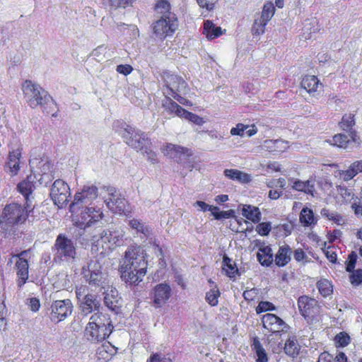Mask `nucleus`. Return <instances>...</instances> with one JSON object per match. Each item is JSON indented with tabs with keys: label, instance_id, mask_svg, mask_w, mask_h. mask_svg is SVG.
<instances>
[{
	"label": "nucleus",
	"instance_id": "774afa93",
	"mask_svg": "<svg viewBox=\"0 0 362 362\" xmlns=\"http://www.w3.org/2000/svg\"><path fill=\"white\" fill-rule=\"evenodd\" d=\"M147 362H173L170 358L163 356L159 354H154L151 356Z\"/></svg>",
	"mask_w": 362,
	"mask_h": 362
},
{
	"label": "nucleus",
	"instance_id": "423d86ee",
	"mask_svg": "<svg viewBox=\"0 0 362 362\" xmlns=\"http://www.w3.org/2000/svg\"><path fill=\"white\" fill-rule=\"evenodd\" d=\"M55 262H72L76 257V243L66 235H57L52 247Z\"/></svg>",
	"mask_w": 362,
	"mask_h": 362
},
{
	"label": "nucleus",
	"instance_id": "7ed1b4c3",
	"mask_svg": "<svg viewBox=\"0 0 362 362\" xmlns=\"http://www.w3.org/2000/svg\"><path fill=\"white\" fill-rule=\"evenodd\" d=\"M113 128L129 146L137 151L146 149L151 145L147 134L134 127L117 121L114 123Z\"/></svg>",
	"mask_w": 362,
	"mask_h": 362
},
{
	"label": "nucleus",
	"instance_id": "6e6d98bb",
	"mask_svg": "<svg viewBox=\"0 0 362 362\" xmlns=\"http://www.w3.org/2000/svg\"><path fill=\"white\" fill-rule=\"evenodd\" d=\"M335 341L339 346L344 347L350 343V337L345 332H340L336 335Z\"/></svg>",
	"mask_w": 362,
	"mask_h": 362
},
{
	"label": "nucleus",
	"instance_id": "c03bdc74",
	"mask_svg": "<svg viewBox=\"0 0 362 362\" xmlns=\"http://www.w3.org/2000/svg\"><path fill=\"white\" fill-rule=\"evenodd\" d=\"M33 178L35 182H39L41 185L47 186L54 178L52 172L41 174L37 170H32Z\"/></svg>",
	"mask_w": 362,
	"mask_h": 362
},
{
	"label": "nucleus",
	"instance_id": "6e6552de",
	"mask_svg": "<svg viewBox=\"0 0 362 362\" xmlns=\"http://www.w3.org/2000/svg\"><path fill=\"white\" fill-rule=\"evenodd\" d=\"M124 233L122 230H103L98 239L94 240L92 245V250L99 251V247L102 248L100 254L107 250H112L123 243Z\"/></svg>",
	"mask_w": 362,
	"mask_h": 362
},
{
	"label": "nucleus",
	"instance_id": "13d9d810",
	"mask_svg": "<svg viewBox=\"0 0 362 362\" xmlns=\"http://www.w3.org/2000/svg\"><path fill=\"white\" fill-rule=\"evenodd\" d=\"M272 226L269 222H262L259 223L256 227V231L260 235L265 236L269 235L271 231Z\"/></svg>",
	"mask_w": 362,
	"mask_h": 362
},
{
	"label": "nucleus",
	"instance_id": "72a5a7b5",
	"mask_svg": "<svg viewBox=\"0 0 362 362\" xmlns=\"http://www.w3.org/2000/svg\"><path fill=\"white\" fill-rule=\"evenodd\" d=\"M203 33L209 40H213L221 35V27L216 26L212 21L207 20L204 23Z\"/></svg>",
	"mask_w": 362,
	"mask_h": 362
},
{
	"label": "nucleus",
	"instance_id": "f3484780",
	"mask_svg": "<svg viewBox=\"0 0 362 362\" xmlns=\"http://www.w3.org/2000/svg\"><path fill=\"white\" fill-rule=\"evenodd\" d=\"M300 314L305 317H313L320 313L318 301L308 296H301L298 300Z\"/></svg>",
	"mask_w": 362,
	"mask_h": 362
},
{
	"label": "nucleus",
	"instance_id": "a18cd8bd",
	"mask_svg": "<svg viewBox=\"0 0 362 362\" xmlns=\"http://www.w3.org/2000/svg\"><path fill=\"white\" fill-rule=\"evenodd\" d=\"M252 349L255 351L257 356V362H267L268 357L267 353L257 339H255L252 344Z\"/></svg>",
	"mask_w": 362,
	"mask_h": 362
},
{
	"label": "nucleus",
	"instance_id": "864d4df0",
	"mask_svg": "<svg viewBox=\"0 0 362 362\" xmlns=\"http://www.w3.org/2000/svg\"><path fill=\"white\" fill-rule=\"evenodd\" d=\"M109 6L114 9L119 8H125L127 6H132L136 0H107Z\"/></svg>",
	"mask_w": 362,
	"mask_h": 362
},
{
	"label": "nucleus",
	"instance_id": "473e14b6",
	"mask_svg": "<svg viewBox=\"0 0 362 362\" xmlns=\"http://www.w3.org/2000/svg\"><path fill=\"white\" fill-rule=\"evenodd\" d=\"M166 154L171 158H177L182 155L187 157L192 155V151L187 148H185L180 146H177L172 144H168L166 145Z\"/></svg>",
	"mask_w": 362,
	"mask_h": 362
},
{
	"label": "nucleus",
	"instance_id": "f257e3e1",
	"mask_svg": "<svg viewBox=\"0 0 362 362\" xmlns=\"http://www.w3.org/2000/svg\"><path fill=\"white\" fill-rule=\"evenodd\" d=\"M146 252L140 246L129 247L119 267L121 278L126 283L137 285L146 274Z\"/></svg>",
	"mask_w": 362,
	"mask_h": 362
},
{
	"label": "nucleus",
	"instance_id": "39448f33",
	"mask_svg": "<svg viewBox=\"0 0 362 362\" xmlns=\"http://www.w3.org/2000/svg\"><path fill=\"white\" fill-rule=\"evenodd\" d=\"M103 264L96 257L91 259L83 266L81 274L92 288L105 289L109 286L107 274L103 270Z\"/></svg>",
	"mask_w": 362,
	"mask_h": 362
},
{
	"label": "nucleus",
	"instance_id": "2f4dec72",
	"mask_svg": "<svg viewBox=\"0 0 362 362\" xmlns=\"http://www.w3.org/2000/svg\"><path fill=\"white\" fill-rule=\"evenodd\" d=\"M300 346L296 337H290L285 342L284 350L285 354L292 358L296 357L300 352Z\"/></svg>",
	"mask_w": 362,
	"mask_h": 362
},
{
	"label": "nucleus",
	"instance_id": "58836bf2",
	"mask_svg": "<svg viewBox=\"0 0 362 362\" xmlns=\"http://www.w3.org/2000/svg\"><path fill=\"white\" fill-rule=\"evenodd\" d=\"M242 214L247 219L254 223H257L261 219V213L256 206L245 205L242 210Z\"/></svg>",
	"mask_w": 362,
	"mask_h": 362
},
{
	"label": "nucleus",
	"instance_id": "3c124183",
	"mask_svg": "<svg viewBox=\"0 0 362 362\" xmlns=\"http://www.w3.org/2000/svg\"><path fill=\"white\" fill-rule=\"evenodd\" d=\"M323 217L327 218L329 220L333 221L337 224H340L342 221V217L335 211H330L327 209H322L320 212Z\"/></svg>",
	"mask_w": 362,
	"mask_h": 362
},
{
	"label": "nucleus",
	"instance_id": "680f3d73",
	"mask_svg": "<svg viewBox=\"0 0 362 362\" xmlns=\"http://www.w3.org/2000/svg\"><path fill=\"white\" fill-rule=\"evenodd\" d=\"M357 174V171H356L353 165H351L349 169L342 171L341 175L342 176L344 181H349L354 178Z\"/></svg>",
	"mask_w": 362,
	"mask_h": 362
},
{
	"label": "nucleus",
	"instance_id": "603ef678",
	"mask_svg": "<svg viewBox=\"0 0 362 362\" xmlns=\"http://www.w3.org/2000/svg\"><path fill=\"white\" fill-rule=\"evenodd\" d=\"M181 117L185 118V119L199 126L204 124L202 117L198 116L196 114L188 112L186 110L184 111Z\"/></svg>",
	"mask_w": 362,
	"mask_h": 362
},
{
	"label": "nucleus",
	"instance_id": "c756f323",
	"mask_svg": "<svg viewBox=\"0 0 362 362\" xmlns=\"http://www.w3.org/2000/svg\"><path fill=\"white\" fill-rule=\"evenodd\" d=\"M263 148L269 152L279 153L284 151L288 148V145L281 139L266 140L264 141Z\"/></svg>",
	"mask_w": 362,
	"mask_h": 362
},
{
	"label": "nucleus",
	"instance_id": "5701e85b",
	"mask_svg": "<svg viewBox=\"0 0 362 362\" xmlns=\"http://www.w3.org/2000/svg\"><path fill=\"white\" fill-rule=\"evenodd\" d=\"M21 149L18 148L9 151L6 167L12 176L16 175L20 170Z\"/></svg>",
	"mask_w": 362,
	"mask_h": 362
},
{
	"label": "nucleus",
	"instance_id": "9d476101",
	"mask_svg": "<svg viewBox=\"0 0 362 362\" xmlns=\"http://www.w3.org/2000/svg\"><path fill=\"white\" fill-rule=\"evenodd\" d=\"M103 189L107 194V197H104L107 207L115 214L127 216L130 211L127 209V202L124 197L118 194L112 186H105Z\"/></svg>",
	"mask_w": 362,
	"mask_h": 362
},
{
	"label": "nucleus",
	"instance_id": "09e8293b",
	"mask_svg": "<svg viewBox=\"0 0 362 362\" xmlns=\"http://www.w3.org/2000/svg\"><path fill=\"white\" fill-rule=\"evenodd\" d=\"M275 12V7L272 2H267L264 4L260 17L263 21L269 22L273 17Z\"/></svg>",
	"mask_w": 362,
	"mask_h": 362
},
{
	"label": "nucleus",
	"instance_id": "e2e57ef3",
	"mask_svg": "<svg viewBox=\"0 0 362 362\" xmlns=\"http://www.w3.org/2000/svg\"><path fill=\"white\" fill-rule=\"evenodd\" d=\"M248 125H245L242 123H238L235 127L230 129V134L233 136L237 135L242 136L244 132L248 128Z\"/></svg>",
	"mask_w": 362,
	"mask_h": 362
},
{
	"label": "nucleus",
	"instance_id": "a878e982",
	"mask_svg": "<svg viewBox=\"0 0 362 362\" xmlns=\"http://www.w3.org/2000/svg\"><path fill=\"white\" fill-rule=\"evenodd\" d=\"M356 133L355 132H350L348 135L344 134H338L332 137L331 144L339 148H347L353 142H356Z\"/></svg>",
	"mask_w": 362,
	"mask_h": 362
},
{
	"label": "nucleus",
	"instance_id": "0eeeda50",
	"mask_svg": "<svg viewBox=\"0 0 362 362\" xmlns=\"http://www.w3.org/2000/svg\"><path fill=\"white\" fill-rule=\"evenodd\" d=\"M74 214L75 226L83 230L96 226L104 217L102 208L98 206H86Z\"/></svg>",
	"mask_w": 362,
	"mask_h": 362
},
{
	"label": "nucleus",
	"instance_id": "f8f14e48",
	"mask_svg": "<svg viewBox=\"0 0 362 362\" xmlns=\"http://www.w3.org/2000/svg\"><path fill=\"white\" fill-rule=\"evenodd\" d=\"M178 28V20L176 15H170V18L159 17L153 23V30L155 35L163 40L171 36Z\"/></svg>",
	"mask_w": 362,
	"mask_h": 362
},
{
	"label": "nucleus",
	"instance_id": "79ce46f5",
	"mask_svg": "<svg viewBox=\"0 0 362 362\" xmlns=\"http://www.w3.org/2000/svg\"><path fill=\"white\" fill-rule=\"evenodd\" d=\"M30 166L32 170H37L41 174H45L52 172V165L50 162L45 160H38L37 158L30 160Z\"/></svg>",
	"mask_w": 362,
	"mask_h": 362
},
{
	"label": "nucleus",
	"instance_id": "412c9836",
	"mask_svg": "<svg viewBox=\"0 0 362 362\" xmlns=\"http://www.w3.org/2000/svg\"><path fill=\"white\" fill-rule=\"evenodd\" d=\"M25 252H21L18 255V259L16 263V269L18 279V286L21 288L26 283L28 279L29 264L27 259L23 257Z\"/></svg>",
	"mask_w": 362,
	"mask_h": 362
},
{
	"label": "nucleus",
	"instance_id": "c9c22d12",
	"mask_svg": "<svg viewBox=\"0 0 362 362\" xmlns=\"http://www.w3.org/2000/svg\"><path fill=\"white\" fill-rule=\"evenodd\" d=\"M170 96V95H165V100L163 102V107L169 113H174L177 116L181 117L185 110L173 101Z\"/></svg>",
	"mask_w": 362,
	"mask_h": 362
},
{
	"label": "nucleus",
	"instance_id": "b1692460",
	"mask_svg": "<svg viewBox=\"0 0 362 362\" xmlns=\"http://www.w3.org/2000/svg\"><path fill=\"white\" fill-rule=\"evenodd\" d=\"M292 250L287 244L279 246L276 253L274 262L279 267H285L291 259Z\"/></svg>",
	"mask_w": 362,
	"mask_h": 362
},
{
	"label": "nucleus",
	"instance_id": "a211bd4d",
	"mask_svg": "<svg viewBox=\"0 0 362 362\" xmlns=\"http://www.w3.org/2000/svg\"><path fill=\"white\" fill-rule=\"evenodd\" d=\"M262 322L264 328L272 333H280L286 332L287 324L277 315L267 313L262 316Z\"/></svg>",
	"mask_w": 362,
	"mask_h": 362
},
{
	"label": "nucleus",
	"instance_id": "052dcab7",
	"mask_svg": "<svg viewBox=\"0 0 362 362\" xmlns=\"http://www.w3.org/2000/svg\"><path fill=\"white\" fill-rule=\"evenodd\" d=\"M357 260V255L355 252H352L348 257V260L346 263V270L348 272H351L354 270Z\"/></svg>",
	"mask_w": 362,
	"mask_h": 362
},
{
	"label": "nucleus",
	"instance_id": "1a4fd4ad",
	"mask_svg": "<svg viewBox=\"0 0 362 362\" xmlns=\"http://www.w3.org/2000/svg\"><path fill=\"white\" fill-rule=\"evenodd\" d=\"M76 296L79 304V308L84 315H88L93 311L99 310L100 301L95 294L89 293L86 286L76 288Z\"/></svg>",
	"mask_w": 362,
	"mask_h": 362
},
{
	"label": "nucleus",
	"instance_id": "a19ab883",
	"mask_svg": "<svg viewBox=\"0 0 362 362\" xmlns=\"http://www.w3.org/2000/svg\"><path fill=\"white\" fill-rule=\"evenodd\" d=\"M222 269L230 279L235 278L238 273L235 263L233 262L232 259L226 255H224L223 258Z\"/></svg>",
	"mask_w": 362,
	"mask_h": 362
},
{
	"label": "nucleus",
	"instance_id": "e433bc0d",
	"mask_svg": "<svg viewBox=\"0 0 362 362\" xmlns=\"http://www.w3.org/2000/svg\"><path fill=\"white\" fill-rule=\"evenodd\" d=\"M320 85L318 78L313 75H307L304 76L301 81V86L309 93L317 90Z\"/></svg>",
	"mask_w": 362,
	"mask_h": 362
},
{
	"label": "nucleus",
	"instance_id": "4be33fe9",
	"mask_svg": "<svg viewBox=\"0 0 362 362\" xmlns=\"http://www.w3.org/2000/svg\"><path fill=\"white\" fill-rule=\"evenodd\" d=\"M104 303L110 310L117 313L120 308L118 291L112 287L108 286L104 291Z\"/></svg>",
	"mask_w": 362,
	"mask_h": 362
},
{
	"label": "nucleus",
	"instance_id": "5fc2aeb1",
	"mask_svg": "<svg viewBox=\"0 0 362 362\" xmlns=\"http://www.w3.org/2000/svg\"><path fill=\"white\" fill-rule=\"evenodd\" d=\"M107 47L104 45L98 46L93 50L91 55L98 62H101L105 58Z\"/></svg>",
	"mask_w": 362,
	"mask_h": 362
},
{
	"label": "nucleus",
	"instance_id": "de8ad7c7",
	"mask_svg": "<svg viewBox=\"0 0 362 362\" xmlns=\"http://www.w3.org/2000/svg\"><path fill=\"white\" fill-rule=\"evenodd\" d=\"M354 124V116L351 114L344 115L341 122L339 123L340 127L342 129V130L348 133H350V132H354L352 130V127Z\"/></svg>",
	"mask_w": 362,
	"mask_h": 362
},
{
	"label": "nucleus",
	"instance_id": "bf43d9fd",
	"mask_svg": "<svg viewBox=\"0 0 362 362\" xmlns=\"http://www.w3.org/2000/svg\"><path fill=\"white\" fill-rule=\"evenodd\" d=\"M349 279L352 285H360L362 283V269H356L351 272Z\"/></svg>",
	"mask_w": 362,
	"mask_h": 362
},
{
	"label": "nucleus",
	"instance_id": "8fccbe9b",
	"mask_svg": "<svg viewBox=\"0 0 362 362\" xmlns=\"http://www.w3.org/2000/svg\"><path fill=\"white\" fill-rule=\"evenodd\" d=\"M267 23L268 22L263 21L260 16L256 18L252 28V34L258 35H262L265 31V27Z\"/></svg>",
	"mask_w": 362,
	"mask_h": 362
},
{
	"label": "nucleus",
	"instance_id": "4468645a",
	"mask_svg": "<svg viewBox=\"0 0 362 362\" xmlns=\"http://www.w3.org/2000/svg\"><path fill=\"white\" fill-rule=\"evenodd\" d=\"M70 188L62 180H57L54 182L50 192V196L54 203L59 208L65 206L70 197Z\"/></svg>",
	"mask_w": 362,
	"mask_h": 362
},
{
	"label": "nucleus",
	"instance_id": "4c0bfd02",
	"mask_svg": "<svg viewBox=\"0 0 362 362\" xmlns=\"http://www.w3.org/2000/svg\"><path fill=\"white\" fill-rule=\"evenodd\" d=\"M300 221L304 226H310L315 225L317 219L311 209L303 207L300 214Z\"/></svg>",
	"mask_w": 362,
	"mask_h": 362
},
{
	"label": "nucleus",
	"instance_id": "69168bd1",
	"mask_svg": "<svg viewBox=\"0 0 362 362\" xmlns=\"http://www.w3.org/2000/svg\"><path fill=\"white\" fill-rule=\"evenodd\" d=\"M151 145L148 146L146 149H142L141 152L143 154H146L147 159L151 161L152 163H155L157 162V154L151 150Z\"/></svg>",
	"mask_w": 362,
	"mask_h": 362
},
{
	"label": "nucleus",
	"instance_id": "20e7f679",
	"mask_svg": "<svg viewBox=\"0 0 362 362\" xmlns=\"http://www.w3.org/2000/svg\"><path fill=\"white\" fill-rule=\"evenodd\" d=\"M35 207L28 209L27 205L23 206L17 203L7 204L0 216V225L13 226L23 223L27 218L33 216Z\"/></svg>",
	"mask_w": 362,
	"mask_h": 362
},
{
	"label": "nucleus",
	"instance_id": "4d7b16f0",
	"mask_svg": "<svg viewBox=\"0 0 362 362\" xmlns=\"http://www.w3.org/2000/svg\"><path fill=\"white\" fill-rule=\"evenodd\" d=\"M274 305L269 301H260L256 308L257 313H261L269 310H275Z\"/></svg>",
	"mask_w": 362,
	"mask_h": 362
},
{
	"label": "nucleus",
	"instance_id": "ddd939ff",
	"mask_svg": "<svg viewBox=\"0 0 362 362\" xmlns=\"http://www.w3.org/2000/svg\"><path fill=\"white\" fill-rule=\"evenodd\" d=\"M48 311L50 320L52 322L59 323L71 315L73 311V304L69 299L54 300Z\"/></svg>",
	"mask_w": 362,
	"mask_h": 362
},
{
	"label": "nucleus",
	"instance_id": "bb28decb",
	"mask_svg": "<svg viewBox=\"0 0 362 362\" xmlns=\"http://www.w3.org/2000/svg\"><path fill=\"white\" fill-rule=\"evenodd\" d=\"M87 325H90L93 327H103L112 330H113L114 328L110 316L102 313H95L94 315H93L90 317V322Z\"/></svg>",
	"mask_w": 362,
	"mask_h": 362
},
{
	"label": "nucleus",
	"instance_id": "393cba45",
	"mask_svg": "<svg viewBox=\"0 0 362 362\" xmlns=\"http://www.w3.org/2000/svg\"><path fill=\"white\" fill-rule=\"evenodd\" d=\"M128 225L141 239H148L152 235L151 228L141 220L133 218L129 220Z\"/></svg>",
	"mask_w": 362,
	"mask_h": 362
},
{
	"label": "nucleus",
	"instance_id": "aec40b11",
	"mask_svg": "<svg viewBox=\"0 0 362 362\" xmlns=\"http://www.w3.org/2000/svg\"><path fill=\"white\" fill-rule=\"evenodd\" d=\"M34 182L35 180L33 178V175H30L25 180L19 182L17 186L18 192L24 197L25 204L28 209L34 207L31 200V195L35 189Z\"/></svg>",
	"mask_w": 362,
	"mask_h": 362
},
{
	"label": "nucleus",
	"instance_id": "f03ea898",
	"mask_svg": "<svg viewBox=\"0 0 362 362\" xmlns=\"http://www.w3.org/2000/svg\"><path fill=\"white\" fill-rule=\"evenodd\" d=\"M22 90L28 105L31 108L40 106L43 111L52 117H57V104L50 95L40 85L26 80L22 84Z\"/></svg>",
	"mask_w": 362,
	"mask_h": 362
},
{
	"label": "nucleus",
	"instance_id": "2eb2a0df",
	"mask_svg": "<svg viewBox=\"0 0 362 362\" xmlns=\"http://www.w3.org/2000/svg\"><path fill=\"white\" fill-rule=\"evenodd\" d=\"M162 78L166 87L165 94L172 96L177 93H185L187 90V84L180 76L172 74L169 71H164Z\"/></svg>",
	"mask_w": 362,
	"mask_h": 362
},
{
	"label": "nucleus",
	"instance_id": "ea45409f",
	"mask_svg": "<svg viewBox=\"0 0 362 362\" xmlns=\"http://www.w3.org/2000/svg\"><path fill=\"white\" fill-rule=\"evenodd\" d=\"M292 187L297 191L303 192L307 194L314 196L315 185L313 181L296 180L293 182Z\"/></svg>",
	"mask_w": 362,
	"mask_h": 362
},
{
	"label": "nucleus",
	"instance_id": "c85d7f7f",
	"mask_svg": "<svg viewBox=\"0 0 362 362\" xmlns=\"http://www.w3.org/2000/svg\"><path fill=\"white\" fill-rule=\"evenodd\" d=\"M117 353V348L108 341H105L97 349L96 354L99 360L107 361Z\"/></svg>",
	"mask_w": 362,
	"mask_h": 362
},
{
	"label": "nucleus",
	"instance_id": "dca6fc26",
	"mask_svg": "<svg viewBox=\"0 0 362 362\" xmlns=\"http://www.w3.org/2000/svg\"><path fill=\"white\" fill-rule=\"evenodd\" d=\"M151 299L155 308H162L171 298L172 288L169 284L164 282L156 285L151 291Z\"/></svg>",
	"mask_w": 362,
	"mask_h": 362
},
{
	"label": "nucleus",
	"instance_id": "7c9ffc66",
	"mask_svg": "<svg viewBox=\"0 0 362 362\" xmlns=\"http://www.w3.org/2000/svg\"><path fill=\"white\" fill-rule=\"evenodd\" d=\"M226 177L230 180L238 181L240 183H248L252 179L250 175L237 169H226L223 172Z\"/></svg>",
	"mask_w": 362,
	"mask_h": 362
},
{
	"label": "nucleus",
	"instance_id": "49530a36",
	"mask_svg": "<svg viewBox=\"0 0 362 362\" xmlns=\"http://www.w3.org/2000/svg\"><path fill=\"white\" fill-rule=\"evenodd\" d=\"M220 291L216 286L210 289L206 293L205 300L211 306H216L218 303Z\"/></svg>",
	"mask_w": 362,
	"mask_h": 362
},
{
	"label": "nucleus",
	"instance_id": "37998d69",
	"mask_svg": "<svg viewBox=\"0 0 362 362\" xmlns=\"http://www.w3.org/2000/svg\"><path fill=\"white\" fill-rule=\"evenodd\" d=\"M317 287L320 293L326 298L333 293V286L330 281L326 279H322L317 283Z\"/></svg>",
	"mask_w": 362,
	"mask_h": 362
},
{
	"label": "nucleus",
	"instance_id": "0e129e2a",
	"mask_svg": "<svg viewBox=\"0 0 362 362\" xmlns=\"http://www.w3.org/2000/svg\"><path fill=\"white\" fill-rule=\"evenodd\" d=\"M322 250H323L325 255H326L327 258L329 259V262L332 263H335L337 262V254L334 251L332 250L331 247H322Z\"/></svg>",
	"mask_w": 362,
	"mask_h": 362
},
{
	"label": "nucleus",
	"instance_id": "9b49d317",
	"mask_svg": "<svg viewBox=\"0 0 362 362\" xmlns=\"http://www.w3.org/2000/svg\"><path fill=\"white\" fill-rule=\"evenodd\" d=\"M98 197V188L95 185L83 186L81 192H76L70 205V211L76 213L86 206H93V202Z\"/></svg>",
	"mask_w": 362,
	"mask_h": 362
},
{
	"label": "nucleus",
	"instance_id": "338daca9",
	"mask_svg": "<svg viewBox=\"0 0 362 362\" xmlns=\"http://www.w3.org/2000/svg\"><path fill=\"white\" fill-rule=\"evenodd\" d=\"M293 257H294L295 260L298 262H303V261H305V262H308V260H307L308 256L306 255L305 252L301 248H298L294 250Z\"/></svg>",
	"mask_w": 362,
	"mask_h": 362
},
{
	"label": "nucleus",
	"instance_id": "f704fd0d",
	"mask_svg": "<svg viewBox=\"0 0 362 362\" xmlns=\"http://www.w3.org/2000/svg\"><path fill=\"white\" fill-rule=\"evenodd\" d=\"M155 11L158 15V18L163 17V18H170V15H175L171 11V6L167 0H159L155 6Z\"/></svg>",
	"mask_w": 362,
	"mask_h": 362
},
{
	"label": "nucleus",
	"instance_id": "6ab92c4d",
	"mask_svg": "<svg viewBox=\"0 0 362 362\" xmlns=\"http://www.w3.org/2000/svg\"><path fill=\"white\" fill-rule=\"evenodd\" d=\"M112 330L103 327L86 325L85 336L91 342H100L107 338Z\"/></svg>",
	"mask_w": 362,
	"mask_h": 362
},
{
	"label": "nucleus",
	"instance_id": "cd10ccee",
	"mask_svg": "<svg viewBox=\"0 0 362 362\" xmlns=\"http://www.w3.org/2000/svg\"><path fill=\"white\" fill-rule=\"evenodd\" d=\"M257 257L262 266L269 267L274 262L272 250L269 245L261 246L258 250Z\"/></svg>",
	"mask_w": 362,
	"mask_h": 362
}]
</instances>
